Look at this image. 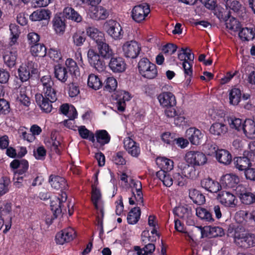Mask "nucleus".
<instances>
[{
	"label": "nucleus",
	"mask_w": 255,
	"mask_h": 255,
	"mask_svg": "<svg viewBox=\"0 0 255 255\" xmlns=\"http://www.w3.org/2000/svg\"><path fill=\"white\" fill-rule=\"evenodd\" d=\"M242 203L246 205H251L255 203V192L252 193L251 189L248 191L240 198Z\"/></svg>",
	"instance_id": "nucleus-58"
},
{
	"label": "nucleus",
	"mask_w": 255,
	"mask_h": 255,
	"mask_svg": "<svg viewBox=\"0 0 255 255\" xmlns=\"http://www.w3.org/2000/svg\"><path fill=\"white\" fill-rule=\"evenodd\" d=\"M109 67L114 72L120 73L125 71L126 64L121 57H112L109 63Z\"/></svg>",
	"instance_id": "nucleus-24"
},
{
	"label": "nucleus",
	"mask_w": 255,
	"mask_h": 255,
	"mask_svg": "<svg viewBox=\"0 0 255 255\" xmlns=\"http://www.w3.org/2000/svg\"><path fill=\"white\" fill-rule=\"evenodd\" d=\"M103 28L107 34L115 40H119L123 38L124 31L120 24L117 21L110 19L106 21Z\"/></svg>",
	"instance_id": "nucleus-7"
},
{
	"label": "nucleus",
	"mask_w": 255,
	"mask_h": 255,
	"mask_svg": "<svg viewBox=\"0 0 255 255\" xmlns=\"http://www.w3.org/2000/svg\"><path fill=\"white\" fill-rule=\"evenodd\" d=\"M211 160H181L178 167L182 174L188 178H192L196 175V170L203 169L209 165Z\"/></svg>",
	"instance_id": "nucleus-3"
},
{
	"label": "nucleus",
	"mask_w": 255,
	"mask_h": 255,
	"mask_svg": "<svg viewBox=\"0 0 255 255\" xmlns=\"http://www.w3.org/2000/svg\"><path fill=\"white\" fill-rule=\"evenodd\" d=\"M217 198L225 206L233 207L236 205L235 203L236 200L235 196L229 192L221 191L219 193Z\"/></svg>",
	"instance_id": "nucleus-23"
},
{
	"label": "nucleus",
	"mask_w": 255,
	"mask_h": 255,
	"mask_svg": "<svg viewBox=\"0 0 255 255\" xmlns=\"http://www.w3.org/2000/svg\"><path fill=\"white\" fill-rule=\"evenodd\" d=\"M60 111L70 120L75 119L77 116V113L75 107L68 104H62L60 107Z\"/></svg>",
	"instance_id": "nucleus-37"
},
{
	"label": "nucleus",
	"mask_w": 255,
	"mask_h": 255,
	"mask_svg": "<svg viewBox=\"0 0 255 255\" xmlns=\"http://www.w3.org/2000/svg\"><path fill=\"white\" fill-rule=\"evenodd\" d=\"M76 237V233L74 229L71 227H68L57 233L55 236V242L59 245H63L66 243H69Z\"/></svg>",
	"instance_id": "nucleus-12"
},
{
	"label": "nucleus",
	"mask_w": 255,
	"mask_h": 255,
	"mask_svg": "<svg viewBox=\"0 0 255 255\" xmlns=\"http://www.w3.org/2000/svg\"><path fill=\"white\" fill-rule=\"evenodd\" d=\"M228 131L227 126L222 123H214L210 128V132L211 134L216 136H222Z\"/></svg>",
	"instance_id": "nucleus-39"
},
{
	"label": "nucleus",
	"mask_w": 255,
	"mask_h": 255,
	"mask_svg": "<svg viewBox=\"0 0 255 255\" xmlns=\"http://www.w3.org/2000/svg\"><path fill=\"white\" fill-rule=\"evenodd\" d=\"M67 200V195L65 193L62 194V198L55 196L51 198L50 208L53 215L47 216L45 219L46 224L48 226L51 225L54 220L61 216L62 213L63 203Z\"/></svg>",
	"instance_id": "nucleus-5"
},
{
	"label": "nucleus",
	"mask_w": 255,
	"mask_h": 255,
	"mask_svg": "<svg viewBox=\"0 0 255 255\" xmlns=\"http://www.w3.org/2000/svg\"><path fill=\"white\" fill-rule=\"evenodd\" d=\"M150 12L148 4L143 3L135 6L132 11V17L133 20L140 22L145 19Z\"/></svg>",
	"instance_id": "nucleus-15"
},
{
	"label": "nucleus",
	"mask_w": 255,
	"mask_h": 255,
	"mask_svg": "<svg viewBox=\"0 0 255 255\" xmlns=\"http://www.w3.org/2000/svg\"><path fill=\"white\" fill-rule=\"evenodd\" d=\"M202 188L211 193H217L221 188V185L210 178H204L201 181Z\"/></svg>",
	"instance_id": "nucleus-25"
},
{
	"label": "nucleus",
	"mask_w": 255,
	"mask_h": 255,
	"mask_svg": "<svg viewBox=\"0 0 255 255\" xmlns=\"http://www.w3.org/2000/svg\"><path fill=\"white\" fill-rule=\"evenodd\" d=\"M227 234L233 237L235 243L241 248H249L255 245V235L245 233L244 228L240 225H230Z\"/></svg>",
	"instance_id": "nucleus-2"
},
{
	"label": "nucleus",
	"mask_w": 255,
	"mask_h": 255,
	"mask_svg": "<svg viewBox=\"0 0 255 255\" xmlns=\"http://www.w3.org/2000/svg\"><path fill=\"white\" fill-rule=\"evenodd\" d=\"M9 30L11 33V41L12 44H14L17 41L20 33L18 26L15 24L11 23L9 25Z\"/></svg>",
	"instance_id": "nucleus-61"
},
{
	"label": "nucleus",
	"mask_w": 255,
	"mask_h": 255,
	"mask_svg": "<svg viewBox=\"0 0 255 255\" xmlns=\"http://www.w3.org/2000/svg\"><path fill=\"white\" fill-rule=\"evenodd\" d=\"M124 55L127 58L134 59L136 58L141 51L139 43L134 40L127 41L122 46Z\"/></svg>",
	"instance_id": "nucleus-9"
},
{
	"label": "nucleus",
	"mask_w": 255,
	"mask_h": 255,
	"mask_svg": "<svg viewBox=\"0 0 255 255\" xmlns=\"http://www.w3.org/2000/svg\"><path fill=\"white\" fill-rule=\"evenodd\" d=\"M155 249V246L154 244L151 243L147 245H145L142 249L139 246H134V250L136 252L137 255H148L152 254Z\"/></svg>",
	"instance_id": "nucleus-48"
},
{
	"label": "nucleus",
	"mask_w": 255,
	"mask_h": 255,
	"mask_svg": "<svg viewBox=\"0 0 255 255\" xmlns=\"http://www.w3.org/2000/svg\"><path fill=\"white\" fill-rule=\"evenodd\" d=\"M41 83L44 95L36 94L35 96V102L42 111L46 113H50L52 109V103L57 100L56 92L53 87L54 83L49 75L43 76Z\"/></svg>",
	"instance_id": "nucleus-1"
},
{
	"label": "nucleus",
	"mask_w": 255,
	"mask_h": 255,
	"mask_svg": "<svg viewBox=\"0 0 255 255\" xmlns=\"http://www.w3.org/2000/svg\"><path fill=\"white\" fill-rule=\"evenodd\" d=\"M138 70L139 73L144 78L152 79L158 74L156 65L146 58H142L138 63Z\"/></svg>",
	"instance_id": "nucleus-6"
},
{
	"label": "nucleus",
	"mask_w": 255,
	"mask_h": 255,
	"mask_svg": "<svg viewBox=\"0 0 255 255\" xmlns=\"http://www.w3.org/2000/svg\"><path fill=\"white\" fill-rule=\"evenodd\" d=\"M11 206L12 204L11 203L7 202L4 204L3 206L0 209V214L1 217L4 215H7V218L6 219V220L7 219V222L5 223V229L3 231V233L4 234H6L9 230L11 226Z\"/></svg>",
	"instance_id": "nucleus-27"
},
{
	"label": "nucleus",
	"mask_w": 255,
	"mask_h": 255,
	"mask_svg": "<svg viewBox=\"0 0 255 255\" xmlns=\"http://www.w3.org/2000/svg\"><path fill=\"white\" fill-rule=\"evenodd\" d=\"M157 177L161 180L163 185L166 187H170L173 184V180L168 172L159 170L156 172Z\"/></svg>",
	"instance_id": "nucleus-46"
},
{
	"label": "nucleus",
	"mask_w": 255,
	"mask_h": 255,
	"mask_svg": "<svg viewBox=\"0 0 255 255\" xmlns=\"http://www.w3.org/2000/svg\"><path fill=\"white\" fill-rule=\"evenodd\" d=\"M53 28L57 34H63L65 30L64 21L60 16H55L52 21Z\"/></svg>",
	"instance_id": "nucleus-47"
},
{
	"label": "nucleus",
	"mask_w": 255,
	"mask_h": 255,
	"mask_svg": "<svg viewBox=\"0 0 255 255\" xmlns=\"http://www.w3.org/2000/svg\"><path fill=\"white\" fill-rule=\"evenodd\" d=\"M111 136L107 130L104 129L97 130L95 133H91L90 141L100 146H103L109 143Z\"/></svg>",
	"instance_id": "nucleus-14"
},
{
	"label": "nucleus",
	"mask_w": 255,
	"mask_h": 255,
	"mask_svg": "<svg viewBox=\"0 0 255 255\" xmlns=\"http://www.w3.org/2000/svg\"><path fill=\"white\" fill-rule=\"evenodd\" d=\"M178 58L183 61L182 65L184 70L185 76L189 77L186 81L188 85L191 81L192 75V64L194 59V54L191 53V50L188 48H182L178 52Z\"/></svg>",
	"instance_id": "nucleus-4"
},
{
	"label": "nucleus",
	"mask_w": 255,
	"mask_h": 255,
	"mask_svg": "<svg viewBox=\"0 0 255 255\" xmlns=\"http://www.w3.org/2000/svg\"><path fill=\"white\" fill-rule=\"evenodd\" d=\"M206 153L216 159H232L230 152L224 149H219L216 145L207 144L206 145Z\"/></svg>",
	"instance_id": "nucleus-10"
},
{
	"label": "nucleus",
	"mask_w": 255,
	"mask_h": 255,
	"mask_svg": "<svg viewBox=\"0 0 255 255\" xmlns=\"http://www.w3.org/2000/svg\"><path fill=\"white\" fill-rule=\"evenodd\" d=\"M100 55L93 48H90L87 53L88 60L91 66L99 72L103 71L105 68V64L100 58Z\"/></svg>",
	"instance_id": "nucleus-13"
},
{
	"label": "nucleus",
	"mask_w": 255,
	"mask_h": 255,
	"mask_svg": "<svg viewBox=\"0 0 255 255\" xmlns=\"http://www.w3.org/2000/svg\"><path fill=\"white\" fill-rule=\"evenodd\" d=\"M117 81L113 77L107 78L104 82V88L105 90L109 92L114 91L117 89Z\"/></svg>",
	"instance_id": "nucleus-56"
},
{
	"label": "nucleus",
	"mask_w": 255,
	"mask_h": 255,
	"mask_svg": "<svg viewBox=\"0 0 255 255\" xmlns=\"http://www.w3.org/2000/svg\"><path fill=\"white\" fill-rule=\"evenodd\" d=\"M196 215L201 220L209 223H213L215 221L211 209L205 208L201 207H197L196 209Z\"/></svg>",
	"instance_id": "nucleus-29"
},
{
	"label": "nucleus",
	"mask_w": 255,
	"mask_h": 255,
	"mask_svg": "<svg viewBox=\"0 0 255 255\" xmlns=\"http://www.w3.org/2000/svg\"><path fill=\"white\" fill-rule=\"evenodd\" d=\"M54 74L55 77L62 83L65 82L68 77L67 69L60 65L55 66Z\"/></svg>",
	"instance_id": "nucleus-45"
},
{
	"label": "nucleus",
	"mask_w": 255,
	"mask_h": 255,
	"mask_svg": "<svg viewBox=\"0 0 255 255\" xmlns=\"http://www.w3.org/2000/svg\"><path fill=\"white\" fill-rule=\"evenodd\" d=\"M157 99L160 105L163 108L173 107L176 104L175 96L169 92L161 93L158 95Z\"/></svg>",
	"instance_id": "nucleus-17"
},
{
	"label": "nucleus",
	"mask_w": 255,
	"mask_h": 255,
	"mask_svg": "<svg viewBox=\"0 0 255 255\" xmlns=\"http://www.w3.org/2000/svg\"><path fill=\"white\" fill-rule=\"evenodd\" d=\"M241 96L242 93L239 89H232L229 93L230 103L233 105H237L240 102Z\"/></svg>",
	"instance_id": "nucleus-51"
},
{
	"label": "nucleus",
	"mask_w": 255,
	"mask_h": 255,
	"mask_svg": "<svg viewBox=\"0 0 255 255\" xmlns=\"http://www.w3.org/2000/svg\"><path fill=\"white\" fill-rule=\"evenodd\" d=\"M224 2L227 8L232 9L234 11H238L241 6L238 0H224Z\"/></svg>",
	"instance_id": "nucleus-62"
},
{
	"label": "nucleus",
	"mask_w": 255,
	"mask_h": 255,
	"mask_svg": "<svg viewBox=\"0 0 255 255\" xmlns=\"http://www.w3.org/2000/svg\"><path fill=\"white\" fill-rule=\"evenodd\" d=\"M201 233L203 236L209 238L222 237L225 235L224 229L218 226H206V229L202 230Z\"/></svg>",
	"instance_id": "nucleus-26"
},
{
	"label": "nucleus",
	"mask_w": 255,
	"mask_h": 255,
	"mask_svg": "<svg viewBox=\"0 0 255 255\" xmlns=\"http://www.w3.org/2000/svg\"><path fill=\"white\" fill-rule=\"evenodd\" d=\"M220 163H223L225 165H229L231 163L233 160H226L224 162L223 160H218ZM235 166L239 171H244L249 169L252 165L251 162V160H233Z\"/></svg>",
	"instance_id": "nucleus-34"
},
{
	"label": "nucleus",
	"mask_w": 255,
	"mask_h": 255,
	"mask_svg": "<svg viewBox=\"0 0 255 255\" xmlns=\"http://www.w3.org/2000/svg\"><path fill=\"white\" fill-rule=\"evenodd\" d=\"M255 32L252 28H244L239 33V35L243 40L249 41L253 39L255 36Z\"/></svg>",
	"instance_id": "nucleus-54"
},
{
	"label": "nucleus",
	"mask_w": 255,
	"mask_h": 255,
	"mask_svg": "<svg viewBox=\"0 0 255 255\" xmlns=\"http://www.w3.org/2000/svg\"><path fill=\"white\" fill-rule=\"evenodd\" d=\"M186 137L190 142L194 145H198L201 142L203 134L198 129L195 128H190L186 130Z\"/></svg>",
	"instance_id": "nucleus-22"
},
{
	"label": "nucleus",
	"mask_w": 255,
	"mask_h": 255,
	"mask_svg": "<svg viewBox=\"0 0 255 255\" xmlns=\"http://www.w3.org/2000/svg\"><path fill=\"white\" fill-rule=\"evenodd\" d=\"M37 72V66L32 61L22 63L17 69V74L19 79L22 81H27L31 74Z\"/></svg>",
	"instance_id": "nucleus-8"
},
{
	"label": "nucleus",
	"mask_w": 255,
	"mask_h": 255,
	"mask_svg": "<svg viewBox=\"0 0 255 255\" xmlns=\"http://www.w3.org/2000/svg\"><path fill=\"white\" fill-rule=\"evenodd\" d=\"M96 45L99 54L103 58L109 59L113 56V51L106 42L105 38L101 41L98 40Z\"/></svg>",
	"instance_id": "nucleus-19"
},
{
	"label": "nucleus",
	"mask_w": 255,
	"mask_h": 255,
	"mask_svg": "<svg viewBox=\"0 0 255 255\" xmlns=\"http://www.w3.org/2000/svg\"><path fill=\"white\" fill-rule=\"evenodd\" d=\"M45 144L51 152L59 154L62 149L60 141L57 139L54 134H52L50 138L45 140Z\"/></svg>",
	"instance_id": "nucleus-30"
},
{
	"label": "nucleus",
	"mask_w": 255,
	"mask_h": 255,
	"mask_svg": "<svg viewBox=\"0 0 255 255\" xmlns=\"http://www.w3.org/2000/svg\"><path fill=\"white\" fill-rule=\"evenodd\" d=\"M65 65L71 74L75 76L80 74L79 69L77 64L73 59L70 58H67L65 61Z\"/></svg>",
	"instance_id": "nucleus-52"
},
{
	"label": "nucleus",
	"mask_w": 255,
	"mask_h": 255,
	"mask_svg": "<svg viewBox=\"0 0 255 255\" xmlns=\"http://www.w3.org/2000/svg\"><path fill=\"white\" fill-rule=\"evenodd\" d=\"M246 70L248 71L247 81L252 85H255V68L251 66H248Z\"/></svg>",
	"instance_id": "nucleus-64"
},
{
	"label": "nucleus",
	"mask_w": 255,
	"mask_h": 255,
	"mask_svg": "<svg viewBox=\"0 0 255 255\" xmlns=\"http://www.w3.org/2000/svg\"><path fill=\"white\" fill-rule=\"evenodd\" d=\"M17 57V51L12 49L6 50L3 55V59L5 64L8 67H13L16 64Z\"/></svg>",
	"instance_id": "nucleus-31"
},
{
	"label": "nucleus",
	"mask_w": 255,
	"mask_h": 255,
	"mask_svg": "<svg viewBox=\"0 0 255 255\" xmlns=\"http://www.w3.org/2000/svg\"><path fill=\"white\" fill-rule=\"evenodd\" d=\"M87 85L90 88L97 90L102 87V82L98 76L91 74L88 78Z\"/></svg>",
	"instance_id": "nucleus-43"
},
{
	"label": "nucleus",
	"mask_w": 255,
	"mask_h": 255,
	"mask_svg": "<svg viewBox=\"0 0 255 255\" xmlns=\"http://www.w3.org/2000/svg\"><path fill=\"white\" fill-rule=\"evenodd\" d=\"M124 147L126 150L133 157L137 158L140 153L139 143L136 142L130 137H126L123 141Z\"/></svg>",
	"instance_id": "nucleus-16"
},
{
	"label": "nucleus",
	"mask_w": 255,
	"mask_h": 255,
	"mask_svg": "<svg viewBox=\"0 0 255 255\" xmlns=\"http://www.w3.org/2000/svg\"><path fill=\"white\" fill-rule=\"evenodd\" d=\"M63 15L66 18L76 22H80L82 20V16L71 6H67L64 8Z\"/></svg>",
	"instance_id": "nucleus-33"
},
{
	"label": "nucleus",
	"mask_w": 255,
	"mask_h": 255,
	"mask_svg": "<svg viewBox=\"0 0 255 255\" xmlns=\"http://www.w3.org/2000/svg\"><path fill=\"white\" fill-rule=\"evenodd\" d=\"M239 182L240 178L238 176L233 173H229L221 177L220 184L224 188H233L235 187Z\"/></svg>",
	"instance_id": "nucleus-20"
},
{
	"label": "nucleus",
	"mask_w": 255,
	"mask_h": 255,
	"mask_svg": "<svg viewBox=\"0 0 255 255\" xmlns=\"http://www.w3.org/2000/svg\"><path fill=\"white\" fill-rule=\"evenodd\" d=\"M132 98L131 95L128 92L121 90L117 92V102L116 108L119 112L124 111L126 105V102H128Z\"/></svg>",
	"instance_id": "nucleus-18"
},
{
	"label": "nucleus",
	"mask_w": 255,
	"mask_h": 255,
	"mask_svg": "<svg viewBox=\"0 0 255 255\" xmlns=\"http://www.w3.org/2000/svg\"><path fill=\"white\" fill-rule=\"evenodd\" d=\"M250 150L245 151L243 154V158L247 159H255V141L249 145Z\"/></svg>",
	"instance_id": "nucleus-63"
},
{
	"label": "nucleus",
	"mask_w": 255,
	"mask_h": 255,
	"mask_svg": "<svg viewBox=\"0 0 255 255\" xmlns=\"http://www.w3.org/2000/svg\"><path fill=\"white\" fill-rule=\"evenodd\" d=\"M17 100L26 107L30 105V99L27 95L26 86L22 85L19 87L17 91Z\"/></svg>",
	"instance_id": "nucleus-38"
},
{
	"label": "nucleus",
	"mask_w": 255,
	"mask_h": 255,
	"mask_svg": "<svg viewBox=\"0 0 255 255\" xmlns=\"http://www.w3.org/2000/svg\"><path fill=\"white\" fill-rule=\"evenodd\" d=\"M155 161L157 165L160 169V170L169 172L173 169L174 166L173 160H155Z\"/></svg>",
	"instance_id": "nucleus-57"
},
{
	"label": "nucleus",
	"mask_w": 255,
	"mask_h": 255,
	"mask_svg": "<svg viewBox=\"0 0 255 255\" xmlns=\"http://www.w3.org/2000/svg\"><path fill=\"white\" fill-rule=\"evenodd\" d=\"M132 193L133 196L132 197L129 198V204L130 205L135 204L134 200H135L137 202V205L143 206V197L142 190L136 191V194L132 191Z\"/></svg>",
	"instance_id": "nucleus-55"
},
{
	"label": "nucleus",
	"mask_w": 255,
	"mask_h": 255,
	"mask_svg": "<svg viewBox=\"0 0 255 255\" xmlns=\"http://www.w3.org/2000/svg\"><path fill=\"white\" fill-rule=\"evenodd\" d=\"M226 25L231 33L237 32L241 28L240 22L233 17H229L226 20Z\"/></svg>",
	"instance_id": "nucleus-50"
},
{
	"label": "nucleus",
	"mask_w": 255,
	"mask_h": 255,
	"mask_svg": "<svg viewBox=\"0 0 255 255\" xmlns=\"http://www.w3.org/2000/svg\"><path fill=\"white\" fill-rule=\"evenodd\" d=\"M86 35L84 31L77 30L72 35V41L77 47L82 46L86 40Z\"/></svg>",
	"instance_id": "nucleus-41"
},
{
	"label": "nucleus",
	"mask_w": 255,
	"mask_h": 255,
	"mask_svg": "<svg viewBox=\"0 0 255 255\" xmlns=\"http://www.w3.org/2000/svg\"><path fill=\"white\" fill-rule=\"evenodd\" d=\"M173 212L175 215L185 220L190 219L192 216V208L187 205L175 208Z\"/></svg>",
	"instance_id": "nucleus-28"
},
{
	"label": "nucleus",
	"mask_w": 255,
	"mask_h": 255,
	"mask_svg": "<svg viewBox=\"0 0 255 255\" xmlns=\"http://www.w3.org/2000/svg\"><path fill=\"white\" fill-rule=\"evenodd\" d=\"M86 33L88 36L95 41L96 43H97L98 40L101 41L105 38L104 33L94 27L87 28Z\"/></svg>",
	"instance_id": "nucleus-44"
},
{
	"label": "nucleus",
	"mask_w": 255,
	"mask_h": 255,
	"mask_svg": "<svg viewBox=\"0 0 255 255\" xmlns=\"http://www.w3.org/2000/svg\"><path fill=\"white\" fill-rule=\"evenodd\" d=\"M89 14L92 18L96 20L105 19L109 16L108 11L101 6L90 7Z\"/></svg>",
	"instance_id": "nucleus-21"
},
{
	"label": "nucleus",
	"mask_w": 255,
	"mask_h": 255,
	"mask_svg": "<svg viewBox=\"0 0 255 255\" xmlns=\"http://www.w3.org/2000/svg\"><path fill=\"white\" fill-rule=\"evenodd\" d=\"M10 167L14 171V173L26 172L29 167L27 160H12L10 164Z\"/></svg>",
	"instance_id": "nucleus-32"
},
{
	"label": "nucleus",
	"mask_w": 255,
	"mask_h": 255,
	"mask_svg": "<svg viewBox=\"0 0 255 255\" xmlns=\"http://www.w3.org/2000/svg\"><path fill=\"white\" fill-rule=\"evenodd\" d=\"M141 215L140 209L138 207L132 208L127 216V222L129 224H135L139 220Z\"/></svg>",
	"instance_id": "nucleus-42"
},
{
	"label": "nucleus",
	"mask_w": 255,
	"mask_h": 255,
	"mask_svg": "<svg viewBox=\"0 0 255 255\" xmlns=\"http://www.w3.org/2000/svg\"><path fill=\"white\" fill-rule=\"evenodd\" d=\"M50 17V12L49 10L42 9L37 10L30 15V19L32 21H40L48 19Z\"/></svg>",
	"instance_id": "nucleus-40"
},
{
	"label": "nucleus",
	"mask_w": 255,
	"mask_h": 255,
	"mask_svg": "<svg viewBox=\"0 0 255 255\" xmlns=\"http://www.w3.org/2000/svg\"><path fill=\"white\" fill-rule=\"evenodd\" d=\"M228 124L231 128L235 129L238 131L243 130L244 126L243 123L241 119L235 117H230L228 119Z\"/></svg>",
	"instance_id": "nucleus-53"
},
{
	"label": "nucleus",
	"mask_w": 255,
	"mask_h": 255,
	"mask_svg": "<svg viewBox=\"0 0 255 255\" xmlns=\"http://www.w3.org/2000/svg\"><path fill=\"white\" fill-rule=\"evenodd\" d=\"M30 176V174L26 172L24 173H14L13 177L14 185L16 187L19 188L24 184L23 180L24 178L29 177Z\"/></svg>",
	"instance_id": "nucleus-60"
},
{
	"label": "nucleus",
	"mask_w": 255,
	"mask_h": 255,
	"mask_svg": "<svg viewBox=\"0 0 255 255\" xmlns=\"http://www.w3.org/2000/svg\"><path fill=\"white\" fill-rule=\"evenodd\" d=\"M48 181L52 188L56 190H60L61 193L59 195V196H57L58 197L62 198L63 193L67 194L65 191L68 189V185L66 180L64 177L51 174L49 177ZM66 195L67 196V195Z\"/></svg>",
	"instance_id": "nucleus-11"
},
{
	"label": "nucleus",
	"mask_w": 255,
	"mask_h": 255,
	"mask_svg": "<svg viewBox=\"0 0 255 255\" xmlns=\"http://www.w3.org/2000/svg\"><path fill=\"white\" fill-rule=\"evenodd\" d=\"M243 131L247 137L250 138H255V121L251 119H247L244 121Z\"/></svg>",
	"instance_id": "nucleus-35"
},
{
	"label": "nucleus",
	"mask_w": 255,
	"mask_h": 255,
	"mask_svg": "<svg viewBox=\"0 0 255 255\" xmlns=\"http://www.w3.org/2000/svg\"><path fill=\"white\" fill-rule=\"evenodd\" d=\"M30 52L34 56L43 57L46 54V48L43 44L38 43L31 46Z\"/></svg>",
	"instance_id": "nucleus-49"
},
{
	"label": "nucleus",
	"mask_w": 255,
	"mask_h": 255,
	"mask_svg": "<svg viewBox=\"0 0 255 255\" xmlns=\"http://www.w3.org/2000/svg\"><path fill=\"white\" fill-rule=\"evenodd\" d=\"M189 196L196 204L201 205L206 202L205 196L199 190L195 189L189 190Z\"/></svg>",
	"instance_id": "nucleus-36"
},
{
	"label": "nucleus",
	"mask_w": 255,
	"mask_h": 255,
	"mask_svg": "<svg viewBox=\"0 0 255 255\" xmlns=\"http://www.w3.org/2000/svg\"><path fill=\"white\" fill-rule=\"evenodd\" d=\"M10 180L9 177L3 176L0 178V196L6 193L9 190Z\"/></svg>",
	"instance_id": "nucleus-59"
}]
</instances>
